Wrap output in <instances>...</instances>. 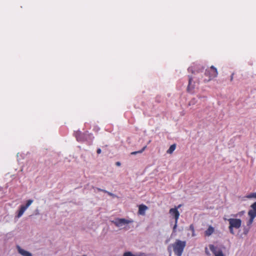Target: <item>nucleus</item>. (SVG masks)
<instances>
[{"label": "nucleus", "instance_id": "obj_1", "mask_svg": "<svg viewBox=\"0 0 256 256\" xmlns=\"http://www.w3.org/2000/svg\"><path fill=\"white\" fill-rule=\"evenodd\" d=\"M186 246V241L176 239L174 242L168 246L169 256H172V250L176 256H182Z\"/></svg>", "mask_w": 256, "mask_h": 256}, {"label": "nucleus", "instance_id": "obj_2", "mask_svg": "<svg viewBox=\"0 0 256 256\" xmlns=\"http://www.w3.org/2000/svg\"><path fill=\"white\" fill-rule=\"evenodd\" d=\"M111 222L114 224L116 227L121 228H126V226L134 222L132 219L127 220L123 218H116L114 220H111Z\"/></svg>", "mask_w": 256, "mask_h": 256}, {"label": "nucleus", "instance_id": "obj_3", "mask_svg": "<svg viewBox=\"0 0 256 256\" xmlns=\"http://www.w3.org/2000/svg\"><path fill=\"white\" fill-rule=\"evenodd\" d=\"M229 222V230L230 234H234V228H239L242 224V220L239 218H229L228 219Z\"/></svg>", "mask_w": 256, "mask_h": 256}, {"label": "nucleus", "instance_id": "obj_4", "mask_svg": "<svg viewBox=\"0 0 256 256\" xmlns=\"http://www.w3.org/2000/svg\"><path fill=\"white\" fill-rule=\"evenodd\" d=\"M75 136L76 140L78 142H84L88 140V138L90 140L93 138V136L92 134H88L87 132L84 134H82L80 131H77L74 134Z\"/></svg>", "mask_w": 256, "mask_h": 256}, {"label": "nucleus", "instance_id": "obj_5", "mask_svg": "<svg viewBox=\"0 0 256 256\" xmlns=\"http://www.w3.org/2000/svg\"><path fill=\"white\" fill-rule=\"evenodd\" d=\"M180 206V205L178 206V208H172L170 210L169 213L173 216L175 219V224L173 227V232H175L177 227V224L178 220L180 216V212L178 210V208Z\"/></svg>", "mask_w": 256, "mask_h": 256}, {"label": "nucleus", "instance_id": "obj_6", "mask_svg": "<svg viewBox=\"0 0 256 256\" xmlns=\"http://www.w3.org/2000/svg\"><path fill=\"white\" fill-rule=\"evenodd\" d=\"M209 248L214 254V256H225L220 249H218L217 247L213 244H210Z\"/></svg>", "mask_w": 256, "mask_h": 256}, {"label": "nucleus", "instance_id": "obj_7", "mask_svg": "<svg viewBox=\"0 0 256 256\" xmlns=\"http://www.w3.org/2000/svg\"><path fill=\"white\" fill-rule=\"evenodd\" d=\"M210 72L206 70V74H209L210 79L216 78L218 76V71L216 68L214 66H212L210 67Z\"/></svg>", "mask_w": 256, "mask_h": 256}, {"label": "nucleus", "instance_id": "obj_8", "mask_svg": "<svg viewBox=\"0 0 256 256\" xmlns=\"http://www.w3.org/2000/svg\"><path fill=\"white\" fill-rule=\"evenodd\" d=\"M16 249L18 253L22 256H32L30 252L22 248L19 246H16Z\"/></svg>", "mask_w": 256, "mask_h": 256}, {"label": "nucleus", "instance_id": "obj_9", "mask_svg": "<svg viewBox=\"0 0 256 256\" xmlns=\"http://www.w3.org/2000/svg\"><path fill=\"white\" fill-rule=\"evenodd\" d=\"M248 215L250 216V218L247 222V226H250L253 222L254 219L256 217V216L253 214L252 212H250L249 210L248 212Z\"/></svg>", "mask_w": 256, "mask_h": 256}, {"label": "nucleus", "instance_id": "obj_10", "mask_svg": "<svg viewBox=\"0 0 256 256\" xmlns=\"http://www.w3.org/2000/svg\"><path fill=\"white\" fill-rule=\"evenodd\" d=\"M148 207L144 205H140L138 208V213L141 215H144L145 212L147 210Z\"/></svg>", "mask_w": 256, "mask_h": 256}, {"label": "nucleus", "instance_id": "obj_11", "mask_svg": "<svg viewBox=\"0 0 256 256\" xmlns=\"http://www.w3.org/2000/svg\"><path fill=\"white\" fill-rule=\"evenodd\" d=\"M214 232V228L212 226H209L208 228L205 231L204 234L206 236H210Z\"/></svg>", "mask_w": 256, "mask_h": 256}, {"label": "nucleus", "instance_id": "obj_12", "mask_svg": "<svg viewBox=\"0 0 256 256\" xmlns=\"http://www.w3.org/2000/svg\"><path fill=\"white\" fill-rule=\"evenodd\" d=\"M26 210L25 208H24V206H20V208L19 210L18 211L16 217L18 218H20L22 216V214H24V212Z\"/></svg>", "mask_w": 256, "mask_h": 256}, {"label": "nucleus", "instance_id": "obj_13", "mask_svg": "<svg viewBox=\"0 0 256 256\" xmlns=\"http://www.w3.org/2000/svg\"><path fill=\"white\" fill-rule=\"evenodd\" d=\"M250 208L249 211L252 212L253 214L256 216V202L250 206Z\"/></svg>", "mask_w": 256, "mask_h": 256}, {"label": "nucleus", "instance_id": "obj_14", "mask_svg": "<svg viewBox=\"0 0 256 256\" xmlns=\"http://www.w3.org/2000/svg\"><path fill=\"white\" fill-rule=\"evenodd\" d=\"M192 78L189 76L188 84V90H192L194 88V85L192 84Z\"/></svg>", "mask_w": 256, "mask_h": 256}, {"label": "nucleus", "instance_id": "obj_15", "mask_svg": "<svg viewBox=\"0 0 256 256\" xmlns=\"http://www.w3.org/2000/svg\"><path fill=\"white\" fill-rule=\"evenodd\" d=\"M176 148V145L175 144H172L170 146V148L167 150L168 154H172Z\"/></svg>", "mask_w": 256, "mask_h": 256}, {"label": "nucleus", "instance_id": "obj_16", "mask_svg": "<svg viewBox=\"0 0 256 256\" xmlns=\"http://www.w3.org/2000/svg\"><path fill=\"white\" fill-rule=\"evenodd\" d=\"M123 256H144V254H140V255H136L132 254L130 252H127L124 254Z\"/></svg>", "mask_w": 256, "mask_h": 256}, {"label": "nucleus", "instance_id": "obj_17", "mask_svg": "<svg viewBox=\"0 0 256 256\" xmlns=\"http://www.w3.org/2000/svg\"><path fill=\"white\" fill-rule=\"evenodd\" d=\"M33 202V200H28L27 202H26V204L24 206V205H22V206H24V208H25L26 210L30 205Z\"/></svg>", "mask_w": 256, "mask_h": 256}, {"label": "nucleus", "instance_id": "obj_18", "mask_svg": "<svg viewBox=\"0 0 256 256\" xmlns=\"http://www.w3.org/2000/svg\"><path fill=\"white\" fill-rule=\"evenodd\" d=\"M96 190L98 191H102V192H104L107 193L110 196H112L113 197H115L116 196L115 194H112V192H108L106 190H102V189H100V188H96Z\"/></svg>", "mask_w": 256, "mask_h": 256}, {"label": "nucleus", "instance_id": "obj_19", "mask_svg": "<svg viewBox=\"0 0 256 256\" xmlns=\"http://www.w3.org/2000/svg\"><path fill=\"white\" fill-rule=\"evenodd\" d=\"M146 146H144L142 150H140L138 151L133 152H131L130 154L132 155H135L138 154H141L144 150L146 149Z\"/></svg>", "mask_w": 256, "mask_h": 256}, {"label": "nucleus", "instance_id": "obj_20", "mask_svg": "<svg viewBox=\"0 0 256 256\" xmlns=\"http://www.w3.org/2000/svg\"><path fill=\"white\" fill-rule=\"evenodd\" d=\"M246 198H256V192H253V193H250V194L247 195L246 196Z\"/></svg>", "mask_w": 256, "mask_h": 256}, {"label": "nucleus", "instance_id": "obj_21", "mask_svg": "<svg viewBox=\"0 0 256 256\" xmlns=\"http://www.w3.org/2000/svg\"><path fill=\"white\" fill-rule=\"evenodd\" d=\"M196 102V98H194L193 99H192V100L190 102L189 104H190V105H194V104Z\"/></svg>", "mask_w": 256, "mask_h": 256}, {"label": "nucleus", "instance_id": "obj_22", "mask_svg": "<svg viewBox=\"0 0 256 256\" xmlns=\"http://www.w3.org/2000/svg\"><path fill=\"white\" fill-rule=\"evenodd\" d=\"M205 252L208 256L210 255V253L209 251L208 250V249L206 247L205 248Z\"/></svg>", "mask_w": 256, "mask_h": 256}, {"label": "nucleus", "instance_id": "obj_23", "mask_svg": "<svg viewBox=\"0 0 256 256\" xmlns=\"http://www.w3.org/2000/svg\"><path fill=\"white\" fill-rule=\"evenodd\" d=\"M190 228L192 231V232H194V226L192 224H191L190 226Z\"/></svg>", "mask_w": 256, "mask_h": 256}, {"label": "nucleus", "instance_id": "obj_24", "mask_svg": "<svg viewBox=\"0 0 256 256\" xmlns=\"http://www.w3.org/2000/svg\"><path fill=\"white\" fill-rule=\"evenodd\" d=\"M101 152H102V151H101L100 148H98V149L97 150L96 152H97V154H100V153H101Z\"/></svg>", "mask_w": 256, "mask_h": 256}, {"label": "nucleus", "instance_id": "obj_25", "mask_svg": "<svg viewBox=\"0 0 256 256\" xmlns=\"http://www.w3.org/2000/svg\"><path fill=\"white\" fill-rule=\"evenodd\" d=\"M116 165L118 166H120V162H116Z\"/></svg>", "mask_w": 256, "mask_h": 256}, {"label": "nucleus", "instance_id": "obj_26", "mask_svg": "<svg viewBox=\"0 0 256 256\" xmlns=\"http://www.w3.org/2000/svg\"><path fill=\"white\" fill-rule=\"evenodd\" d=\"M192 236H195L194 232H192Z\"/></svg>", "mask_w": 256, "mask_h": 256}, {"label": "nucleus", "instance_id": "obj_27", "mask_svg": "<svg viewBox=\"0 0 256 256\" xmlns=\"http://www.w3.org/2000/svg\"><path fill=\"white\" fill-rule=\"evenodd\" d=\"M233 75L234 74H232V76H231V78H230V80H232V78H233Z\"/></svg>", "mask_w": 256, "mask_h": 256}, {"label": "nucleus", "instance_id": "obj_28", "mask_svg": "<svg viewBox=\"0 0 256 256\" xmlns=\"http://www.w3.org/2000/svg\"><path fill=\"white\" fill-rule=\"evenodd\" d=\"M190 70H192V68H188V71H190Z\"/></svg>", "mask_w": 256, "mask_h": 256}]
</instances>
